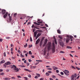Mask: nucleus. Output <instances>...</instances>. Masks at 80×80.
Instances as JSON below:
<instances>
[{
  "mask_svg": "<svg viewBox=\"0 0 80 80\" xmlns=\"http://www.w3.org/2000/svg\"><path fill=\"white\" fill-rule=\"evenodd\" d=\"M70 39H69V38H68L66 40V43H68L69 40H70L72 42L73 40V37L72 36H70L69 37Z\"/></svg>",
  "mask_w": 80,
  "mask_h": 80,
  "instance_id": "1",
  "label": "nucleus"
},
{
  "mask_svg": "<svg viewBox=\"0 0 80 80\" xmlns=\"http://www.w3.org/2000/svg\"><path fill=\"white\" fill-rule=\"evenodd\" d=\"M60 45V46H61L62 47H63L64 46V43L62 42V41L61 39H60L59 41Z\"/></svg>",
  "mask_w": 80,
  "mask_h": 80,
  "instance_id": "2",
  "label": "nucleus"
},
{
  "mask_svg": "<svg viewBox=\"0 0 80 80\" xmlns=\"http://www.w3.org/2000/svg\"><path fill=\"white\" fill-rule=\"evenodd\" d=\"M52 53H54L55 52V45L54 44H53V46L52 49Z\"/></svg>",
  "mask_w": 80,
  "mask_h": 80,
  "instance_id": "3",
  "label": "nucleus"
},
{
  "mask_svg": "<svg viewBox=\"0 0 80 80\" xmlns=\"http://www.w3.org/2000/svg\"><path fill=\"white\" fill-rule=\"evenodd\" d=\"M6 13V10L5 9H2V15H4Z\"/></svg>",
  "mask_w": 80,
  "mask_h": 80,
  "instance_id": "4",
  "label": "nucleus"
},
{
  "mask_svg": "<svg viewBox=\"0 0 80 80\" xmlns=\"http://www.w3.org/2000/svg\"><path fill=\"white\" fill-rule=\"evenodd\" d=\"M51 47V42H49L48 44V50L50 49Z\"/></svg>",
  "mask_w": 80,
  "mask_h": 80,
  "instance_id": "5",
  "label": "nucleus"
},
{
  "mask_svg": "<svg viewBox=\"0 0 80 80\" xmlns=\"http://www.w3.org/2000/svg\"><path fill=\"white\" fill-rule=\"evenodd\" d=\"M8 15V12H6L5 14L4 15L3 17L4 18H6V17H7Z\"/></svg>",
  "mask_w": 80,
  "mask_h": 80,
  "instance_id": "6",
  "label": "nucleus"
},
{
  "mask_svg": "<svg viewBox=\"0 0 80 80\" xmlns=\"http://www.w3.org/2000/svg\"><path fill=\"white\" fill-rule=\"evenodd\" d=\"M71 80H74L75 78L74 77V75L72 74L71 77Z\"/></svg>",
  "mask_w": 80,
  "mask_h": 80,
  "instance_id": "7",
  "label": "nucleus"
},
{
  "mask_svg": "<svg viewBox=\"0 0 80 80\" xmlns=\"http://www.w3.org/2000/svg\"><path fill=\"white\" fill-rule=\"evenodd\" d=\"M14 70L15 71V72H18L19 71V69L18 68H15L14 69Z\"/></svg>",
  "mask_w": 80,
  "mask_h": 80,
  "instance_id": "8",
  "label": "nucleus"
},
{
  "mask_svg": "<svg viewBox=\"0 0 80 80\" xmlns=\"http://www.w3.org/2000/svg\"><path fill=\"white\" fill-rule=\"evenodd\" d=\"M42 22H43L42 21L40 20V19H38V23H42Z\"/></svg>",
  "mask_w": 80,
  "mask_h": 80,
  "instance_id": "9",
  "label": "nucleus"
},
{
  "mask_svg": "<svg viewBox=\"0 0 80 80\" xmlns=\"http://www.w3.org/2000/svg\"><path fill=\"white\" fill-rule=\"evenodd\" d=\"M40 39L38 38L36 41V45H37V44H38V43H39L40 41Z\"/></svg>",
  "mask_w": 80,
  "mask_h": 80,
  "instance_id": "10",
  "label": "nucleus"
},
{
  "mask_svg": "<svg viewBox=\"0 0 80 80\" xmlns=\"http://www.w3.org/2000/svg\"><path fill=\"white\" fill-rule=\"evenodd\" d=\"M24 70L25 71H26V72H32V71H31L30 70H29L28 69H27L24 68Z\"/></svg>",
  "mask_w": 80,
  "mask_h": 80,
  "instance_id": "11",
  "label": "nucleus"
},
{
  "mask_svg": "<svg viewBox=\"0 0 80 80\" xmlns=\"http://www.w3.org/2000/svg\"><path fill=\"white\" fill-rule=\"evenodd\" d=\"M5 65H10L11 64V63L9 62H6L5 63Z\"/></svg>",
  "mask_w": 80,
  "mask_h": 80,
  "instance_id": "12",
  "label": "nucleus"
},
{
  "mask_svg": "<svg viewBox=\"0 0 80 80\" xmlns=\"http://www.w3.org/2000/svg\"><path fill=\"white\" fill-rule=\"evenodd\" d=\"M17 68V67H16V66L15 65H13L12 66V68Z\"/></svg>",
  "mask_w": 80,
  "mask_h": 80,
  "instance_id": "13",
  "label": "nucleus"
},
{
  "mask_svg": "<svg viewBox=\"0 0 80 80\" xmlns=\"http://www.w3.org/2000/svg\"><path fill=\"white\" fill-rule=\"evenodd\" d=\"M63 72L64 73H69V71L67 70H65L64 71H63Z\"/></svg>",
  "mask_w": 80,
  "mask_h": 80,
  "instance_id": "14",
  "label": "nucleus"
},
{
  "mask_svg": "<svg viewBox=\"0 0 80 80\" xmlns=\"http://www.w3.org/2000/svg\"><path fill=\"white\" fill-rule=\"evenodd\" d=\"M47 42H48V39H46L44 41V44H47Z\"/></svg>",
  "mask_w": 80,
  "mask_h": 80,
  "instance_id": "15",
  "label": "nucleus"
},
{
  "mask_svg": "<svg viewBox=\"0 0 80 80\" xmlns=\"http://www.w3.org/2000/svg\"><path fill=\"white\" fill-rule=\"evenodd\" d=\"M52 68L54 70H57V69H58V68L55 66H53Z\"/></svg>",
  "mask_w": 80,
  "mask_h": 80,
  "instance_id": "16",
  "label": "nucleus"
},
{
  "mask_svg": "<svg viewBox=\"0 0 80 80\" xmlns=\"http://www.w3.org/2000/svg\"><path fill=\"white\" fill-rule=\"evenodd\" d=\"M4 80H10V78H4Z\"/></svg>",
  "mask_w": 80,
  "mask_h": 80,
  "instance_id": "17",
  "label": "nucleus"
},
{
  "mask_svg": "<svg viewBox=\"0 0 80 80\" xmlns=\"http://www.w3.org/2000/svg\"><path fill=\"white\" fill-rule=\"evenodd\" d=\"M34 37H36V36H37V32H34Z\"/></svg>",
  "mask_w": 80,
  "mask_h": 80,
  "instance_id": "18",
  "label": "nucleus"
},
{
  "mask_svg": "<svg viewBox=\"0 0 80 80\" xmlns=\"http://www.w3.org/2000/svg\"><path fill=\"white\" fill-rule=\"evenodd\" d=\"M57 32L59 34H60L61 33V32H60V30H58Z\"/></svg>",
  "mask_w": 80,
  "mask_h": 80,
  "instance_id": "19",
  "label": "nucleus"
},
{
  "mask_svg": "<svg viewBox=\"0 0 80 80\" xmlns=\"http://www.w3.org/2000/svg\"><path fill=\"white\" fill-rule=\"evenodd\" d=\"M34 24H35L36 25H40V24H38L36 22H34Z\"/></svg>",
  "mask_w": 80,
  "mask_h": 80,
  "instance_id": "20",
  "label": "nucleus"
},
{
  "mask_svg": "<svg viewBox=\"0 0 80 80\" xmlns=\"http://www.w3.org/2000/svg\"><path fill=\"white\" fill-rule=\"evenodd\" d=\"M76 43H78L79 42V40L78 39H76Z\"/></svg>",
  "mask_w": 80,
  "mask_h": 80,
  "instance_id": "21",
  "label": "nucleus"
},
{
  "mask_svg": "<svg viewBox=\"0 0 80 80\" xmlns=\"http://www.w3.org/2000/svg\"><path fill=\"white\" fill-rule=\"evenodd\" d=\"M5 60H3L1 62V63H5Z\"/></svg>",
  "mask_w": 80,
  "mask_h": 80,
  "instance_id": "22",
  "label": "nucleus"
},
{
  "mask_svg": "<svg viewBox=\"0 0 80 80\" xmlns=\"http://www.w3.org/2000/svg\"><path fill=\"white\" fill-rule=\"evenodd\" d=\"M67 48H68V49L69 48L70 49H72V48L70 46H67Z\"/></svg>",
  "mask_w": 80,
  "mask_h": 80,
  "instance_id": "23",
  "label": "nucleus"
},
{
  "mask_svg": "<svg viewBox=\"0 0 80 80\" xmlns=\"http://www.w3.org/2000/svg\"><path fill=\"white\" fill-rule=\"evenodd\" d=\"M36 75H37V77H40V75L39 74L36 73Z\"/></svg>",
  "mask_w": 80,
  "mask_h": 80,
  "instance_id": "24",
  "label": "nucleus"
},
{
  "mask_svg": "<svg viewBox=\"0 0 80 80\" xmlns=\"http://www.w3.org/2000/svg\"><path fill=\"white\" fill-rule=\"evenodd\" d=\"M47 52V51H46L45 50H44V55H45V54H46V52Z\"/></svg>",
  "mask_w": 80,
  "mask_h": 80,
  "instance_id": "25",
  "label": "nucleus"
},
{
  "mask_svg": "<svg viewBox=\"0 0 80 80\" xmlns=\"http://www.w3.org/2000/svg\"><path fill=\"white\" fill-rule=\"evenodd\" d=\"M54 42L55 44L57 45V39H54Z\"/></svg>",
  "mask_w": 80,
  "mask_h": 80,
  "instance_id": "26",
  "label": "nucleus"
},
{
  "mask_svg": "<svg viewBox=\"0 0 80 80\" xmlns=\"http://www.w3.org/2000/svg\"><path fill=\"white\" fill-rule=\"evenodd\" d=\"M64 73L66 75V76H68V75H69V74H68V73L65 72V73Z\"/></svg>",
  "mask_w": 80,
  "mask_h": 80,
  "instance_id": "27",
  "label": "nucleus"
},
{
  "mask_svg": "<svg viewBox=\"0 0 80 80\" xmlns=\"http://www.w3.org/2000/svg\"><path fill=\"white\" fill-rule=\"evenodd\" d=\"M49 75L50 74H49V73H48V72H46V76H49Z\"/></svg>",
  "mask_w": 80,
  "mask_h": 80,
  "instance_id": "28",
  "label": "nucleus"
},
{
  "mask_svg": "<svg viewBox=\"0 0 80 80\" xmlns=\"http://www.w3.org/2000/svg\"><path fill=\"white\" fill-rule=\"evenodd\" d=\"M0 75H4V73L1 72L0 73Z\"/></svg>",
  "mask_w": 80,
  "mask_h": 80,
  "instance_id": "29",
  "label": "nucleus"
},
{
  "mask_svg": "<svg viewBox=\"0 0 80 80\" xmlns=\"http://www.w3.org/2000/svg\"><path fill=\"white\" fill-rule=\"evenodd\" d=\"M27 47V43H26V45H24V47H25V48H26Z\"/></svg>",
  "mask_w": 80,
  "mask_h": 80,
  "instance_id": "30",
  "label": "nucleus"
},
{
  "mask_svg": "<svg viewBox=\"0 0 80 80\" xmlns=\"http://www.w3.org/2000/svg\"><path fill=\"white\" fill-rule=\"evenodd\" d=\"M71 67H72V68H74V69H75V70L76 69V68H75V67L72 65L71 66Z\"/></svg>",
  "mask_w": 80,
  "mask_h": 80,
  "instance_id": "31",
  "label": "nucleus"
},
{
  "mask_svg": "<svg viewBox=\"0 0 80 80\" xmlns=\"http://www.w3.org/2000/svg\"><path fill=\"white\" fill-rule=\"evenodd\" d=\"M74 78L77 77V74H75L74 75Z\"/></svg>",
  "mask_w": 80,
  "mask_h": 80,
  "instance_id": "32",
  "label": "nucleus"
},
{
  "mask_svg": "<svg viewBox=\"0 0 80 80\" xmlns=\"http://www.w3.org/2000/svg\"><path fill=\"white\" fill-rule=\"evenodd\" d=\"M32 28H35V25H32Z\"/></svg>",
  "mask_w": 80,
  "mask_h": 80,
  "instance_id": "33",
  "label": "nucleus"
},
{
  "mask_svg": "<svg viewBox=\"0 0 80 80\" xmlns=\"http://www.w3.org/2000/svg\"><path fill=\"white\" fill-rule=\"evenodd\" d=\"M17 13H15L14 14V17H16V16H17Z\"/></svg>",
  "mask_w": 80,
  "mask_h": 80,
  "instance_id": "34",
  "label": "nucleus"
},
{
  "mask_svg": "<svg viewBox=\"0 0 80 80\" xmlns=\"http://www.w3.org/2000/svg\"><path fill=\"white\" fill-rule=\"evenodd\" d=\"M47 69H48V70H52V69L50 68H47Z\"/></svg>",
  "mask_w": 80,
  "mask_h": 80,
  "instance_id": "35",
  "label": "nucleus"
},
{
  "mask_svg": "<svg viewBox=\"0 0 80 80\" xmlns=\"http://www.w3.org/2000/svg\"><path fill=\"white\" fill-rule=\"evenodd\" d=\"M29 53L30 55H32V52H31V51H29Z\"/></svg>",
  "mask_w": 80,
  "mask_h": 80,
  "instance_id": "36",
  "label": "nucleus"
},
{
  "mask_svg": "<svg viewBox=\"0 0 80 80\" xmlns=\"http://www.w3.org/2000/svg\"><path fill=\"white\" fill-rule=\"evenodd\" d=\"M52 77L53 78H56V76L55 75H53Z\"/></svg>",
  "mask_w": 80,
  "mask_h": 80,
  "instance_id": "37",
  "label": "nucleus"
},
{
  "mask_svg": "<svg viewBox=\"0 0 80 80\" xmlns=\"http://www.w3.org/2000/svg\"><path fill=\"white\" fill-rule=\"evenodd\" d=\"M9 18L10 21H11L12 20V18L11 17V16H9Z\"/></svg>",
  "mask_w": 80,
  "mask_h": 80,
  "instance_id": "38",
  "label": "nucleus"
},
{
  "mask_svg": "<svg viewBox=\"0 0 80 80\" xmlns=\"http://www.w3.org/2000/svg\"><path fill=\"white\" fill-rule=\"evenodd\" d=\"M42 35V33H38V35L39 37Z\"/></svg>",
  "mask_w": 80,
  "mask_h": 80,
  "instance_id": "39",
  "label": "nucleus"
},
{
  "mask_svg": "<svg viewBox=\"0 0 80 80\" xmlns=\"http://www.w3.org/2000/svg\"><path fill=\"white\" fill-rule=\"evenodd\" d=\"M32 47V45H29V48H31V47Z\"/></svg>",
  "mask_w": 80,
  "mask_h": 80,
  "instance_id": "40",
  "label": "nucleus"
},
{
  "mask_svg": "<svg viewBox=\"0 0 80 80\" xmlns=\"http://www.w3.org/2000/svg\"><path fill=\"white\" fill-rule=\"evenodd\" d=\"M60 53H65V52L63 51H61Z\"/></svg>",
  "mask_w": 80,
  "mask_h": 80,
  "instance_id": "41",
  "label": "nucleus"
},
{
  "mask_svg": "<svg viewBox=\"0 0 80 80\" xmlns=\"http://www.w3.org/2000/svg\"><path fill=\"white\" fill-rule=\"evenodd\" d=\"M44 80V78H40L39 79V80Z\"/></svg>",
  "mask_w": 80,
  "mask_h": 80,
  "instance_id": "42",
  "label": "nucleus"
},
{
  "mask_svg": "<svg viewBox=\"0 0 80 80\" xmlns=\"http://www.w3.org/2000/svg\"><path fill=\"white\" fill-rule=\"evenodd\" d=\"M26 64L27 66H29V65H30V64L28 62H27Z\"/></svg>",
  "mask_w": 80,
  "mask_h": 80,
  "instance_id": "43",
  "label": "nucleus"
},
{
  "mask_svg": "<svg viewBox=\"0 0 80 80\" xmlns=\"http://www.w3.org/2000/svg\"><path fill=\"white\" fill-rule=\"evenodd\" d=\"M6 71L7 72H9L10 70H9V69H6Z\"/></svg>",
  "mask_w": 80,
  "mask_h": 80,
  "instance_id": "44",
  "label": "nucleus"
},
{
  "mask_svg": "<svg viewBox=\"0 0 80 80\" xmlns=\"http://www.w3.org/2000/svg\"><path fill=\"white\" fill-rule=\"evenodd\" d=\"M76 68H77V70H80V68H78V67H76Z\"/></svg>",
  "mask_w": 80,
  "mask_h": 80,
  "instance_id": "45",
  "label": "nucleus"
},
{
  "mask_svg": "<svg viewBox=\"0 0 80 80\" xmlns=\"http://www.w3.org/2000/svg\"><path fill=\"white\" fill-rule=\"evenodd\" d=\"M35 78H36L37 79H38V77H37V76H36L35 77Z\"/></svg>",
  "mask_w": 80,
  "mask_h": 80,
  "instance_id": "46",
  "label": "nucleus"
},
{
  "mask_svg": "<svg viewBox=\"0 0 80 80\" xmlns=\"http://www.w3.org/2000/svg\"><path fill=\"white\" fill-rule=\"evenodd\" d=\"M28 61L29 62H32V61L31 60V59H28Z\"/></svg>",
  "mask_w": 80,
  "mask_h": 80,
  "instance_id": "47",
  "label": "nucleus"
},
{
  "mask_svg": "<svg viewBox=\"0 0 80 80\" xmlns=\"http://www.w3.org/2000/svg\"><path fill=\"white\" fill-rule=\"evenodd\" d=\"M6 39H10V37H6Z\"/></svg>",
  "mask_w": 80,
  "mask_h": 80,
  "instance_id": "48",
  "label": "nucleus"
},
{
  "mask_svg": "<svg viewBox=\"0 0 80 80\" xmlns=\"http://www.w3.org/2000/svg\"><path fill=\"white\" fill-rule=\"evenodd\" d=\"M18 52L19 53H21V52H20V51L19 50L18 51Z\"/></svg>",
  "mask_w": 80,
  "mask_h": 80,
  "instance_id": "49",
  "label": "nucleus"
},
{
  "mask_svg": "<svg viewBox=\"0 0 80 80\" xmlns=\"http://www.w3.org/2000/svg\"><path fill=\"white\" fill-rule=\"evenodd\" d=\"M39 63V62H36V63L35 64V65H37V64H38Z\"/></svg>",
  "mask_w": 80,
  "mask_h": 80,
  "instance_id": "50",
  "label": "nucleus"
},
{
  "mask_svg": "<svg viewBox=\"0 0 80 80\" xmlns=\"http://www.w3.org/2000/svg\"><path fill=\"white\" fill-rule=\"evenodd\" d=\"M30 40L31 42H32V37L30 38Z\"/></svg>",
  "mask_w": 80,
  "mask_h": 80,
  "instance_id": "51",
  "label": "nucleus"
},
{
  "mask_svg": "<svg viewBox=\"0 0 80 80\" xmlns=\"http://www.w3.org/2000/svg\"><path fill=\"white\" fill-rule=\"evenodd\" d=\"M28 77H29V78H31V75L30 74H29L28 75Z\"/></svg>",
  "mask_w": 80,
  "mask_h": 80,
  "instance_id": "52",
  "label": "nucleus"
},
{
  "mask_svg": "<svg viewBox=\"0 0 80 80\" xmlns=\"http://www.w3.org/2000/svg\"><path fill=\"white\" fill-rule=\"evenodd\" d=\"M61 74L62 75H63V72H61Z\"/></svg>",
  "mask_w": 80,
  "mask_h": 80,
  "instance_id": "53",
  "label": "nucleus"
},
{
  "mask_svg": "<svg viewBox=\"0 0 80 80\" xmlns=\"http://www.w3.org/2000/svg\"><path fill=\"white\" fill-rule=\"evenodd\" d=\"M35 29L36 28V29H39V28H37V27H35V28H34Z\"/></svg>",
  "mask_w": 80,
  "mask_h": 80,
  "instance_id": "54",
  "label": "nucleus"
},
{
  "mask_svg": "<svg viewBox=\"0 0 80 80\" xmlns=\"http://www.w3.org/2000/svg\"><path fill=\"white\" fill-rule=\"evenodd\" d=\"M3 67H4L5 68H6V67H7V66H6V65H5V64H4L3 65Z\"/></svg>",
  "mask_w": 80,
  "mask_h": 80,
  "instance_id": "55",
  "label": "nucleus"
},
{
  "mask_svg": "<svg viewBox=\"0 0 80 80\" xmlns=\"http://www.w3.org/2000/svg\"><path fill=\"white\" fill-rule=\"evenodd\" d=\"M12 79H15V78L13 77H12Z\"/></svg>",
  "mask_w": 80,
  "mask_h": 80,
  "instance_id": "56",
  "label": "nucleus"
},
{
  "mask_svg": "<svg viewBox=\"0 0 80 80\" xmlns=\"http://www.w3.org/2000/svg\"><path fill=\"white\" fill-rule=\"evenodd\" d=\"M56 72L57 73H58V72H59V71H58V70H56Z\"/></svg>",
  "mask_w": 80,
  "mask_h": 80,
  "instance_id": "57",
  "label": "nucleus"
},
{
  "mask_svg": "<svg viewBox=\"0 0 80 80\" xmlns=\"http://www.w3.org/2000/svg\"><path fill=\"white\" fill-rule=\"evenodd\" d=\"M27 53L25 54L26 57H27L28 56L27 55V54H28V53L27 52Z\"/></svg>",
  "mask_w": 80,
  "mask_h": 80,
  "instance_id": "58",
  "label": "nucleus"
},
{
  "mask_svg": "<svg viewBox=\"0 0 80 80\" xmlns=\"http://www.w3.org/2000/svg\"><path fill=\"white\" fill-rule=\"evenodd\" d=\"M31 57L32 58H35V57L33 56H31Z\"/></svg>",
  "mask_w": 80,
  "mask_h": 80,
  "instance_id": "59",
  "label": "nucleus"
},
{
  "mask_svg": "<svg viewBox=\"0 0 80 80\" xmlns=\"http://www.w3.org/2000/svg\"><path fill=\"white\" fill-rule=\"evenodd\" d=\"M2 41H3V40L2 39L0 38V42H2Z\"/></svg>",
  "mask_w": 80,
  "mask_h": 80,
  "instance_id": "60",
  "label": "nucleus"
},
{
  "mask_svg": "<svg viewBox=\"0 0 80 80\" xmlns=\"http://www.w3.org/2000/svg\"><path fill=\"white\" fill-rule=\"evenodd\" d=\"M22 68H23L25 67V66L24 65H22Z\"/></svg>",
  "mask_w": 80,
  "mask_h": 80,
  "instance_id": "61",
  "label": "nucleus"
},
{
  "mask_svg": "<svg viewBox=\"0 0 80 80\" xmlns=\"http://www.w3.org/2000/svg\"><path fill=\"white\" fill-rule=\"evenodd\" d=\"M44 38H45V37H42V40H43Z\"/></svg>",
  "mask_w": 80,
  "mask_h": 80,
  "instance_id": "62",
  "label": "nucleus"
},
{
  "mask_svg": "<svg viewBox=\"0 0 80 80\" xmlns=\"http://www.w3.org/2000/svg\"><path fill=\"white\" fill-rule=\"evenodd\" d=\"M17 77L18 78H21V77H20V76H17Z\"/></svg>",
  "mask_w": 80,
  "mask_h": 80,
  "instance_id": "63",
  "label": "nucleus"
},
{
  "mask_svg": "<svg viewBox=\"0 0 80 80\" xmlns=\"http://www.w3.org/2000/svg\"><path fill=\"white\" fill-rule=\"evenodd\" d=\"M0 72H3V70L1 69H0Z\"/></svg>",
  "mask_w": 80,
  "mask_h": 80,
  "instance_id": "64",
  "label": "nucleus"
}]
</instances>
